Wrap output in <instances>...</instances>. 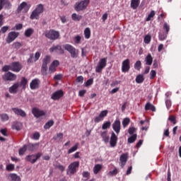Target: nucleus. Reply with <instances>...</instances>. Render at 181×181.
Segmentation results:
<instances>
[{
    "mask_svg": "<svg viewBox=\"0 0 181 181\" xmlns=\"http://www.w3.org/2000/svg\"><path fill=\"white\" fill-rule=\"evenodd\" d=\"M54 125V122L53 120L48 121L44 126L45 129H49L51 127Z\"/></svg>",
    "mask_w": 181,
    "mask_h": 181,
    "instance_id": "38",
    "label": "nucleus"
},
{
    "mask_svg": "<svg viewBox=\"0 0 181 181\" xmlns=\"http://www.w3.org/2000/svg\"><path fill=\"white\" fill-rule=\"evenodd\" d=\"M118 142V136L114 132H112L110 140V145L111 148H115L117 146V144Z\"/></svg>",
    "mask_w": 181,
    "mask_h": 181,
    "instance_id": "14",
    "label": "nucleus"
},
{
    "mask_svg": "<svg viewBox=\"0 0 181 181\" xmlns=\"http://www.w3.org/2000/svg\"><path fill=\"white\" fill-rule=\"evenodd\" d=\"M8 30H9V26L5 25L1 28L0 33H6Z\"/></svg>",
    "mask_w": 181,
    "mask_h": 181,
    "instance_id": "50",
    "label": "nucleus"
},
{
    "mask_svg": "<svg viewBox=\"0 0 181 181\" xmlns=\"http://www.w3.org/2000/svg\"><path fill=\"white\" fill-rule=\"evenodd\" d=\"M140 2H141L140 0H132L131 1V7L133 9H136V8H138V6H139Z\"/></svg>",
    "mask_w": 181,
    "mask_h": 181,
    "instance_id": "28",
    "label": "nucleus"
},
{
    "mask_svg": "<svg viewBox=\"0 0 181 181\" xmlns=\"http://www.w3.org/2000/svg\"><path fill=\"white\" fill-rule=\"evenodd\" d=\"M118 173V170L117 168H114L113 170L110 171L108 175L109 176H114Z\"/></svg>",
    "mask_w": 181,
    "mask_h": 181,
    "instance_id": "54",
    "label": "nucleus"
},
{
    "mask_svg": "<svg viewBox=\"0 0 181 181\" xmlns=\"http://www.w3.org/2000/svg\"><path fill=\"white\" fill-rule=\"evenodd\" d=\"M19 86L20 85L18 82L13 83V85L8 88L9 93H11V94H16V93H18V88H19Z\"/></svg>",
    "mask_w": 181,
    "mask_h": 181,
    "instance_id": "22",
    "label": "nucleus"
},
{
    "mask_svg": "<svg viewBox=\"0 0 181 181\" xmlns=\"http://www.w3.org/2000/svg\"><path fill=\"white\" fill-rule=\"evenodd\" d=\"M32 112L35 118H40V117H45L46 115L45 110H40L37 108H33Z\"/></svg>",
    "mask_w": 181,
    "mask_h": 181,
    "instance_id": "15",
    "label": "nucleus"
},
{
    "mask_svg": "<svg viewBox=\"0 0 181 181\" xmlns=\"http://www.w3.org/2000/svg\"><path fill=\"white\" fill-rule=\"evenodd\" d=\"M155 16V11H151V13L148 14V17L146 18V22H149L151 19H152Z\"/></svg>",
    "mask_w": 181,
    "mask_h": 181,
    "instance_id": "45",
    "label": "nucleus"
},
{
    "mask_svg": "<svg viewBox=\"0 0 181 181\" xmlns=\"http://www.w3.org/2000/svg\"><path fill=\"white\" fill-rule=\"evenodd\" d=\"M165 105H166V107L168 108V110H169V108H170V107L172 106V102L170 101V100H169V99L165 100Z\"/></svg>",
    "mask_w": 181,
    "mask_h": 181,
    "instance_id": "58",
    "label": "nucleus"
},
{
    "mask_svg": "<svg viewBox=\"0 0 181 181\" xmlns=\"http://www.w3.org/2000/svg\"><path fill=\"white\" fill-rule=\"evenodd\" d=\"M45 37L49 39V40H57L60 37V33L54 30H50L45 33Z\"/></svg>",
    "mask_w": 181,
    "mask_h": 181,
    "instance_id": "6",
    "label": "nucleus"
},
{
    "mask_svg": "<svg viewBox=\"0 0 181 181\" xmlns=\"http://www.w3.org/2000/svg\"><path fill=\"white\" fill-rule=\"evenodd\" d=\"M64 95V93L63 92V90H59L52 93L51 98L52 100H59V98H62V97Z\"/></svg>",
    "mask_w": 181,
    "mask_h": 181,
    "instance_id": "20",
    "label": "nucleus"
},
{
    "mask_svg": "<svg viewBox=\"0 0 181 181\" xmlns=\"http://www.w3.org/2000/svg\"><path fill=\"white\" fill-rule=\"evenodd\" d=\"M146 64L147 66H151L152 64V62H153V58L151 54H148L145 58Z\"/></svg>",
    "mask_w": 181,
    "mask_h": 181,
    "instance_id": "26",
    "label": "nucleus"
},
{
    "mask_svg": "<svg viewBox=\"0 0 181 181\" xmlns=\"http://www.w3.org/2000/svg\"><path fill=\"white\" fill-rule=\"evenodd\" d=\"M111 127V122H106L102 125V129H108Z\"/></svg>",
    "mask_w": 181,
    "mask_h": 181,
    "instance_id": "48",
    "label": "nucleus"
},
{
    "mask_svg": "<svg viewBox=\"0 0 181 181\" xmlns=\"http://www.w3.org/2000/svg\"><path fill=\"white\" fill-rule=\"evenodd\" d=\"M26 84H28V80L25 79V77H23V78H21V81L19 85H20L21 87H23V89H25V88H26Z\"/></svg>",
    "mask_w": 181,
    "mask_h": 181,
    "instance_id": "37",
    "label": "nucleus"
},
{
    "mask_svg": "<svg viewBox=\"0 0 181 181\" xmlns=\"http://www.w3.org/2000/svg\"><path fill=\"white\" fill-rule=\"evenodd\" d=\"M40 138V132H35L33 135V139L35 141H37Z\"/></svg>",
    "mask_w": 181,
    "mask_h": 181,
    "instance_id": "53",
    "label": "nucleus"
},
{
    "mask_svg": "<svg viewBox=\"0 0 181 181\" xmlns=\"http://www.w3.org/2000/svg\"><path fill=\"white\" fill-rule=\"evenodd\" d=\"M144 80L145 78L142 74H139L136 77V83H137V84H141V83H144Z\"/></svg>",
    "mask_w": 181,
    "mask_h": 181,
    "instance_id": "31",
    "label": "nucleus"
},
{
    "mask_svg": "<svg viewBox=\"0 0 181 181\" xmlns=\"http://www.w3.org/2000/svg\"><path fill=\"white\" fill-rule=\"evenodd\" d=\"M129 122H131V120L129 119V118L128 117L124 118L122 121L123 128H127V127L129 125Z\"/></svg>",
    "mask_w": 181,
    "mask_h": 181,
    "instance_id": "39",
    "label": "nucleus"
},
{
    "mask_svg": "<svg viewBox=\"0 0 181 181\" xmlns=\"http://www.w3.org/2000/svg\"><path fill=\"white\" fill-rule=\"evenodd\" d=\"M151 35H146L144 39V43H146V45H149V43H151Z\"/></svg>",
    "mask_w": 181,
    "mask_h": 181,
    "instance_id": "43",
    "label": "nucleus"
},
{
    "mask_svg": "<svg viewBox=\"0 0 181 181\" xmlns=\"http://www.w3.org/2000/svg\"><path fill=\"white\" fill-rule=\"evenodd\" d=\"M55 168L57 169H59V170H61V172L64 171V169H66V167H64V165H62L60 164L57 165Z\"/></svg>",
    "mask_w": 181,
    "mask_h": 181,
    "instance_id": "60",
    "label": "nucleus"
},
{
    "mask_svg": "<svg viewBox=\"0 0 181 181\" xmlns=\"http://www.w3.org/2000/svg\"><path fill=\"white\" fill-rule=\"evenodd\" d=\"M163 29H165L166 30L165 33H167L168 35V33H169V30H170V26H169V25H168V23H165L163 25Z\"/></svg>",
    "mask_w": 181,
    "mask_h": 181,
    "instance_id": "59",
    "label": "nucleus"
},
{
    "mask_svg": "<svg viewBox=\"0 0 181 181\" xmlns=\"http://www.w3.org/2000/svg\"><path fill=\"white\" fill-rule=\"evenodd\" d=\"M77 83H81L82 84L83 81H84V77L80 76L76 78Z\"/></svg>",
    "mask_w": 181,
    "mask_h": 181,
    "instance_id": "64",
    "label": "nucleus"
},
{
    "mask_svg": "<svg viewBox=\"0 0 181 181\" xmlns=\"http://www.w3.org/2000/svg\"><path fill=\"white\" fill-rule=\"evenodd\" d=\"M10 177L13 181H21V177L16 174H11Z\"/></svg>",
    "mask_w": 181,
    "mask_h": 181,
    "instance_id": "40",
    "label": "nucleus"
},
{
    "mask_svg": "<svg viewBox=\"0 0 181 181\" xmlns=\"http://www.w3.org/2000/svg\"><path fill=\"white\" fill-rule=\"evenodd\" d=\"M51 57L49 55H47L44 57L42 60V65L41 67V73L43 76L47 74V65L50 63Z\"/></svg>",
    "mask_w": 181,
    "mask_h": 181,
    "instance_id": "7",
    "label": "nucleus"
},
{
    "mask_svg": "<svg viewBox=\"0 0 181 181\" xmlns=\"http://www.w3.org/2000/svg\"><path fill=\"white\" fill-rule=\"evenodd\" d=\"M60 64V62H59L58 60H54L49 66V74H52V73H54L56 71V67Z\"/></svg>",
    "mask_w": 181,
    "mask_h": 181,
    "instance_id": "19",
    "label": "nucleus"
},
{
    "mask_svg": "<svg viewBox=\"0 0 181 181\" xmlns=\"http://www.w3.org/2000/svg\"><path fill=\"white\" fill-rule=\"evenodd\" d=\"M2 78L4 81H15V80L17 78V76L16 74L8 71L2 76Z\"/></svg>",
    "mask_w": 181,
    "mask_h": 181,
    "instance_id": "9",
    "label": "nucleus"
},
{
    "mask_svg": "<svg viewBox=\"0 0 181 181\" xmlns=\"http://www.w3.org/2000/svg\"><path fill=\"white\" fill-rule=\"evenodd\" d=\"M78 149V143L76 144L73 147H71L68 153H73V152H76V150Z\"/></svg>",
    "mask_w": 181,
    "mask_h": 181,
    "instance_id": "41",
    "label": "nucleus"
},
{
    "mask_svg": "<svg viewBox=\"0 0 181 181\" xmlns=\"http://www.w3.org/2000/svg\"><path fill=\"white\" fill-rule=\"evenodd\" d=\"M101 169H103V165L100 164H96L94 167H93V173L95 175H98V172H100V170H101Z\"/></svg>",
    "mask_w": 181,
    "mask_h": 181,
    "instance_id": "30",
    "label": "nucleus"
},
{
    "mask_svg": "<svg viewBox=\"0 0 181 181\" xmlns=\"http://www.w3.org/2000/svg\"><path fill=\"white\" fill-rule=\"evenodd\" d=\"M119 165L121 168H124V166L127 164V161L128 160V155L127 154H122L119 158Z\"/></svg>",
    "mask_w": 181,
    "mask_h": 181,
    "instance_id": "21",
    "label": "nucleus"
},
{
    "mask_svg": "<svg viewBox=\"0 0 181 181\" xmlns=\"http://www.w3.org/2000/svg\"><path fill=\"white\" fill-rule=\"evenodd\" d=\"M27 151H30V152H33V151H36L39 148V144H32L29 143L26 145Z\"/></svg>",
    "mask_w": 181,
    "mask_h": 181,
    "instance_id": "23",
    "label": "nucleus"
},
{
    "mask_svg": "<svg viewBox=\"0 0 181 181\" xmlns=\"http://www.w3.org/2000/svg\"><path fill=\"white\" fill-rule=\"evenodd\" d=\"M3 71H13L14 73H19L22 70V64L19 62H14L8 65H5L2 68Z\"/></svg>",
    "mask_w": 181,
    "mask_h": 181,
    "instance_id": "1",
    "label": "nucleus"
},
{
    "mask_svg": "<svg viewBox=\"0 0 181 181\" xmlns=\"http://www.w3.org/2000/svg\"><path fill=\"white\" fill-rule=\"evenodd\" d=\"M23 124L19 122H14L12 124V129H16V131H21L22 129Z\"/></svg>",
    "mask_w": 181,
    "mask_h": 181,
    "instance_id": "25",
    "label": "nucleus"
},
{
    "mask_svg": "<svg viewBox=\"0 0 181 181\" xmlns=\"http://www.w3.org/2000/svg\"><path fill=\"white\" fill-rule=\"evenodd\" d=\"M71 18L72 19L75 21V22H78L80 21H81V18H83V16L76 13H74L72 15H71Z\"/></svg>",
    "mask_w": 181,
    "mask_h": 181,
    "instance_id": "32",
    "label": "nucleus"
},
{
    "mask_svg": "<svg viewBox=\"0 0 181 181\" xmlns=\"http://www.w3.org/2000/svg\"><path fill=\"white\" fill-rule=\"evenodd\" d=\"M0 118L1 121H8L9 119V116L6 113L0 115Z\"/></svg>",
    "mask_w": 181,
    "mask_h": 181,
    "instance_id": "44",
    "label": "nucleus"
},
{
    "mask_svg": "<svg viewBox=\"0 0 181 181\" xmlns=\"http://www.w3.org/2000/svg\"><path fill=\"white\" fill-rule=\"evenodd\" d=\"M145 110L146 111H148L149 110L153 112L156 111V108L155 107V106H153V105L151 104V103L149 102L146 104Z\"/></svg>",
    "mask_w": 181,
    "mask_h": 181,
    "instance_id": "27",
    "label": "nucleus"
},
{
    "mask_svg": "<svg viewBox=\"0 0 181 181\" xmlns=\"http://www.w3.org/2000/svg\"><path fill=\"white\" fill-rule=\"evenodd\" d=\"M12 4L8 0H4V8L5 9H11Z\"/></svg>",
    "mask_w": 181,
    "mask_h": 181,
    "instance_id": "47",
    "label": "nucleus"
},
{
    "mask_svg": "<svg viewBox=\"0 0 181 181\" xmlns=\"http://www.w3.org/2000/svg\"><path fill=\"white\" fill-rule=\"evenodd\" d=\"M30 9V5L28 4V3L23 1L22 2L17 8L16 12L17 13H21V12H24V13H26Z\"/></svg>",
    "mask_w": 181,
    "mask_h": 181,
    "instance_id": "8",
    "label": "nucleus"
},
{
    "mask_svg": "<svg viewBox=\"0 0 181 181\" xmlns=\"http://www.w3.org/2000/svg\"><path fill=\"white\" fill-rule=\"evenodd\" d=\"M15 169V165L13 164H10L6 166V170H9L10 172Z\"/></svg>",
    "mask_w": 181,
    "mask_h": 181,
    "instance_id": "63",
    "label": "nucleus"
},
{
    "mask_svg": "<svg viewBox=\"0 0 181 181\" xmlns=\"http://www.w3.org/2000/svg\"><path fill=\"white\" fill-rule=\"evenodd\" d=\"M141 61H137L134 64V69H136V70H141Z\"/></svg>",
    "mask_w": 181,
    "mask_h": 181,
    "instance_id": "52",
    "label": "nucleus"
},
{
    "mask_svg": "<svg viewBox=\"0 0 181 181\" xmlns=\"http://www.w3.org/2000/svg\"><path fill=\"white\" fill-rule=\"evenodd\" d=\"M90 5V0H82L80 2L76 3L75 11L80 12V11H84L87 8V6Z\"/></svg>",
    "mask_w": 181,
    "mask_h": 181,
    "instance_id": "4",
    "label": "nucleus"
},
{
    "mask_svg": "<svg viewBox=\"0 0 181 181\" xmlns=\"http://www.w3.org/2000/svg\"><path fill=\"white\" fill-rule=\"evenodd\" d=\"M80 166V163L78 161H74L71 163L66 170V173L69 176L71 175H74L76 172H77V168Z\"/></svg>",
    "mask_w": 181,
    "mask_h": 181,
    "instance_id": "5",
    "label": "nucleus"
},
{
    "mask_svg": "<svg viewBox=\"0 0 181 181\" xmlns=\"http://www.w3.org/2000/svg\"><path fill=\"white\" fill-rule=\"evenodd\" d=\"M107 114H108V110H103L99 115L104 119V117H107Z\"/></svg>",
    "mask_w": 181,
    "mask_h": 181,
    "instance_id": "57",
    "label": "nucleus"
},
{
    "mask_svg": "<svg viewBox=\"0 0 181 181\" xmlns=\"http://www.w3.org/2000/svg\"><path fill=\"white\" fill-rule=\"evenodd\" d=\"M83 33L86 39H90V37L91 36V30H90V28H86L84 30Z\"/></svg>",
    "mask_w": 181,
    "mask_h": 181,
    "instance_id": "33",
    "label": "nucleus"
},
{
    "mask_svg": "<svg viewBox=\"0 0 181 181\" xmlns=\"http://www.w3.org/2000/svg\"><path fill=\"white\" fill-rule=\"evenodd\" d=\"M33 62H35V60H34V54H30V57L27 60V63L30 64V63H33Z\"/></svg>",
    "mask_w": 181,
    "mask_h": 181,
    "instance_id": "55",
    "label": "nucleus"
},
{
    "mask_svg": "<svg viewBox=\"0 0 181 181\" xmlns=\"http://www.w3.org/2000/svg\"><path fill=\"white\" fill-rule=\"evenodd\" d=\"M112 129L116 132V134H119L121 131V121L115 120L112 124Z\"/></svg>",
    "mask_w": 181,
    "mask_h": 181,
    "instance_id": "17",
    "label": "nucleus"
},
{
    "mask_svg": "<svg viewBox=\"0 0 181 181\" xmlns=\"http://www.w3.org/2000/svg\"><path fill=\"white\" fill-rule=\"evenodd\" d=\"M40 85V81L37 78L33 79L30 83V88L31 90H37L39 88V86Z\"/></svg>",
    "mask_w": 181,
    "mask_h": 181,
    "instance_id": "18",
    "label": "nucleus"
},
{
    "mask_svg": "<svg viewBox=\"0 0 181 181\" xmlns=\"http://www.w3.org/2000/svg\"><path fill=\"white\" fill-rule=\"evenodd\" d=\"M168 121H170V122H173L174 125H176V117L173 116V115H170L168 117Z\"/></svg>",
    "mask_w": 181,
    "mask_h": 181,
    "instance_id": "51",
    "label": "nucleus"
},
{
    "mask_svg": "<svg viewBox=\"0 0 181 181\" xmlns=\"http://www.w3.org/2000/svg\"><path fill=\"white\" fill-rule=\"evenodd\" d=\"M25 159L28 162H30L31 163H35L36 162L35 155L27 156Z\"/></svg>",
    "mask_w": 181,
    "mask_h": 181,
    "instance_id": "35",
    "label": "nucleus"
},
{
    "mask_svg": "<svg viewBox=\"0 0 181 181\" xmlns=\"http://www.w3.org/2000/svg\"><path fill=\"white\" fill-rule=\"evenodd\" d=\"M100 136L103 139V141H104L105 144H108V142H110V136H108L107 131L101 132Z\"/></svg>",
    "mask_w": 181,
    "mask_h": 181,
    "instance_id": "24",
    "label": "nucleus"
},
{
    "mask_svg": "<svg viewBox=\"0 0 181 181\" xmlns=\"http://www.w3.org/2000/svg\"><path fill=\"white\" fill-rule=\"evenodd\" d=\"M18 36H19V33L11 31L8 34L6 38V42L8 44L12 43V42H13V40H15Z\"/></svg>",
    "mask_w": 181,
    "mask_h": 181,
    "instance_id": "11",
    "label": "nucleus"
},
{
    "mask_svg": "<svg viewBox=\"0 0 181 181\" xmlns=\"http://www.w3.org/2000/svg\"><path fill=\"white\" fill-rule=\"evenodd\" d=\"M40 57V52H37L35 54L34 62H37Z\"/></svg>",
    "mask_w": 181,
    "mask_h": 181,
    "instance_id": "61",
    "label": "nucleus"
},
{
    "mask_svg": "<svg viewBox=\"0 0 181 181\" xmlns=\"http://www.w3.org/2000/svg\"><path fill=\"white\" fill-rule=\"evenodd\" d=\"M156 77V71L151 70L150 72V78L153 80V78Z\"/></svg>",
    "mask_w": 181,
    "mask_h": 181,
    "instance_id": "56",
    "label": "nucleus"
},
{
    "mask_svg": "<svg viewBox=\"0 0 181 181\" xmlns=\"http://www.w3.org/2000/svg\"><path fill=\"white\" fill-rule=\"evenodd\" d=\"M13 112L18 117H21L22 118H26V112L23 110L18 108V107H13L12 109Z\"/></svg>",
    "mask_w": 181,
    "mask_h": 181,
    "instance_id": "12",
    "label": "nucleus"
},
{
    "mask_svg": "<svg viewBox=\"0 0 181 181\" xmlns=\"http://www.w3.org/2000/svg\"><path fill=\"white\" fill-rule=\"evenodd\" d=\"M53 139H54L55 141H60V139H63V134L58 133L57 136L53 137Z\"/></svg>",
    "mask_w": 181,
    "mask_h": 181,
    "instance_id": "49",
    "label": "nucleus"
},
{
    "mask_svg": "<svg viewBox=\"0 0 181 181\" xmlns=\"http://www.w3.org/2000/svg\"><path fill=\"white\" fill-rule=\"evenodd\" d=\"M34 32L35 30H33V28H28L27 30H25L24 35L25 37H30V36L33 35Z\"/></svg>",
    "mask_w": 181,
    "mask_h": 181,
    "instance_id": "29",
    "label": "nucleus"
},
{
    "mask_svg": "<svg viewBox=\"0 0 181 181\" xmlns=\"http://www.w3.org/2000/svg\"><path fill=\"white\" fill-rule=\"evenodd\" d=\"M50 53H53L56 52L59 54H64V49L62 48V45H53L51 48H49Z\"/></svg>",
    "mask_w": 181,
    "mask_h": 181,
    "instance_id": "13",
    "label": "nucleus"
},
{
    "mask_svg": "<svg viewBox=\"0 0 181 181\" xmlns=\"http://www.w3.org/2000/svg\"><path fill=\"white\" fill-rule=\"evenodd\" d=\"M137 136L136 134H134L132 136L129 137L127 139L128 144H134V141H136Z\"/></svg>",
    "mask_w": 181,
    "mask_h": 181,
    "instance_id": "34",
    "label": "nucleus"
},
{
    "mask_svg": "<svg viewBox=\"0 0 181 181\" xmlns=\"http://www.w3.org/2000/svg\"><path fill=\"white\" fill-rule=\"evenodd\" d=\"M44 7L43 4H38L35 10L32 12L30 18V19H39L40 13H43Z\"/></svg>",
    "mask_w": 181,
    "mask_h": 181,
    "instance_id": "3",
    "label": "nucleus"
},
{
    "mask_svg": "<svg viewBox=\"0 0 181 181\" xmlns=\"http://www.w3.org/2000/svg\"><path fill=\"white\" fill-rule=\"evenodd\" d=\"M129 69H131V66L129 65V59H127L122 63V73H127V71H129Z\"/></svg>",
    "mask_w": 181,
    "mask_h": 181,
    "instance_id": "16",
    "label": "nucleus"
},
{
    "mask_svg": "<svg viewBox=\"0 0 181 181\" xmlns=\"http://www.w3.org/2000/svg\"><path fill=\"white\" fill-rule=\"evenodd\" d=\"M168 37V34L166 33H160L158 35V39L160 41L166 40Z\"/></svg>",
    "mask_w": 181,
    "mask_h": 181,
    "instance_id": "36",
    "label": "nucleus"
},
{
    "mask_svg": "<svg viewBox=\"0 0 181 181\" xmlns=\"http://www.w3.org/2000/svg\"><path fill=\"white\" fill-rule=\"evenodd\" d=\"M64 49L66 50V52H69L72 59H77V57H78V49H76L73 45L66 44L64 45Z\"/></svg>",
    "mask_w": 181,
    "mask_h": 181,
    "instance_id": "2",
    "label": "nucleus"
},
{
    "mask_svg": "<svg viewBox=\"0 0 181 181\" xmlns=\"http://www.w3.org/2000/svg\"><path fill=\"white\" fill-rule=\"evenodd\" d=\"M128 132L129 134V135H135V134L136 133V128L135 127H129Z\"/></svg>",
    "mask_w": 181,
    "mask_h": 181,
    "instance_id": "46",
    "label": "nucleus"
},
{
    "mask_svg": "<svg viewBox=\"0 0 181 181\" xmlns=\"http://www.w3.org/2000/svg\"><path fill=\"white\" fill-rule=\"evenodd\" d=\"M28 151L26 145H24L22 148L19 149L18 153L20 156L25 155V152Z\"/></svg>",
    "mask_w": 181,
    "mask_h": 181,
    "instance_id": "42",
    "label": "nucleus"
},
{
    "mask_svg": "<svg viewBox=\"0 0 181 181\" xmlns=\"http://www.w3.org/2000/svg\"><path fill=\"white\" fill-rule=\"evenodd\" d=\"M104 119L100 115L95 117L94 121L95 122H100Z\"/></svg>",
    "mask_w": 181,
    "mask_h": 181,
    "instance_id": "62",
    "label": "nucleus"
},
{
    "mask_svg": "<svg viewBox=\"0 0 181 181\" xmlns=\"http://www.w3.org/2000/svg\"><path fill=\"white\" fill-rule=\"evenodd\" d=\"M105 66H107V58L100 59L95 68L96 73H101L103 69L105 68Z\"/></svg>",
    "mask_w": 181,
    "mask_h": 181,
    "instance_id": "10",
    "label": "nucleus"
}]
</instances>
